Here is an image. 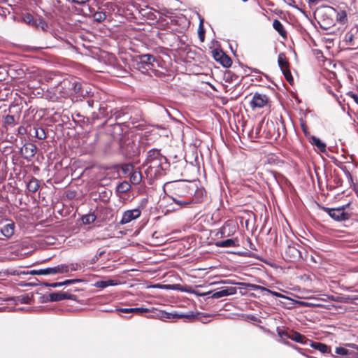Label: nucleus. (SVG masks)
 <instances>
[{"label": "nucleus", "mask_w": 358, "mask_h": 358, "mask_svg": "<svg viewBox=\"0 0 358 358\" xmlns=\"http://www.w3.org/2000/svg\"><path fill=\"white\" fill-rule=\"evenodd\" d=\"M26 152H28L30 156H34L36 151V146L34 144H28L24 145Z\"/></svg>", "instance_id": "obj_30"}, {"label": "nucleus", "mask_w": 358, "mask_h": 358, "mask_svg": "<svg viewBox=\"0 0 358 358\" xmlns=\"http://www.w3.org/2000/svg\"><path fill=\"white\" fill-rule=\"evenodd\" d=\"M291 340L302 344H305L308 341V339L304 336L297 331H291Z\"/></svg>", "instance_id": "obj_20"}, {"label": "nucleus", "mask_w": 358, "mask_h": 358, "mask_svg": "<svg viewBox=\"0 0 358 358\" xmlns=\"http://www.w3.org/2000/svg\"><path fill=\"white\" fill-rule=\"evenodd\" d=\"M141 172L138 171H134L130 176V182L134 185H138L141 182Z\"/></svg>", "instance_id": "obj_23"}, {"label": "nucleus", "mask_w": 358, "mask_h": 358, "mask_svg": "<svg viewBox=\"0 0 358 358\" xmlns=\"http://www.w3.org/2000/svg\"><path fill=\"white\" fill-rule=\"evenodd\" d=\"M316 305H317V306H322V305H320V304H319V303H317V304H316Z\"/></svg>", "instance_id": "obj_53"}, {"label": "nucleus", "mask_w": 358, "mask_h": 358, "mask_svg": "<svg viewBox=\"0 0 358 358\" xmlns=\"http://www.w3.org/2000/svg\"><path fill=\"white\" fill-rule=\"evenodd\" d=\"M115 118L116 119H120L121 118V113H120V112H118L117 113H116Z\"/></svg>", "instance_id": "obj_48"}, {"label": "nucleus", "mask_w": 358, "mask_h": 358, "mask_svg": "<svg viewBox=\"0 0 358 358\" xmlns=\"http://www.w3.org/2000/svg\"><path fill=\"white\" fill-rule=\"evenodd\" d=\"M72 295L66 292H53L49 294V300L50 301H60L64 299H71Z\"/></svg>", "instance_id": "obj_14"}, {"label": "nucleus", "mask_w": 358, "mask_h": 358, "mask_svg": "<svg viewBox=\"0 0 358 358\" xmlns=\"http://www.w3.org/2000/svg\"><path fill=\"white\" fill-rule=\"evenodd\" d=\"M166 161L159 150L152 149L148 152L146 159L143 164L145 173L150 178H157L162 174L163 162Z\"/></svg>", "instance_id": "obj_2"}, {"label": "nucleus", "mask_w": 358, "mask_h": 358, "mask_svg": "<svg viewBox=\"0 0 358 358\" xmlns=\"http://www.w3.org/2000/svg\"><path fill=\"white\" fill-rule=\"evenodd\" d=\"M69 272V266L66 264H60L55 267H50L41 269L40 273L43 275H54L57 273H65Z\"/></svg>", "instance_id": "obj_9"}, {"label": "nucleus", "mask_w": 358, "mask_h": 358, "mask_svg": "<svg viewBox=\"0 0 358 358\" xmlns=\"http://www.w3.org/2000/svg\"><path fill=\"white\" fill-rule=\"evenodd\" d=\"M36 136L38 139L42 140V139L45 138L46 135H45V131H44V130L43 129H38L36 131Z\"/></svg>", "instance_id": "obj_37"}, {"label": "nucleus", "mask_w": 358, "mask_h": 358, "mask_svg": "<svg viewBox=\"0 0 358 358\" xmlns=\"http://www.w3.org/2000/svg\"><path fill=\"white\" fill-rule=\"evenodd\" d=\"M278 63L286 80L291 83L293 81V78L289 69V63L284 53L278 55Z\"/></svg>", "instance_id": "obj_3"}, {"label": "nucleus", "mask_w": 358, "mask_h": 358, "mask_svg": "<svg viewBox=\"0 0 358 358\" xmlns=\"http://www.w3.org/2000/svg\"><path fill=\"white\" fill-rule=\"evenodd\" d=\"M220 51H215L213 53V56L215 60L219 61V57H222L221 55H220Z\"/></svg>", "instance_id": "obj_44"}, {"label": "nucleus", "mask_w": 358, "mask_h": 358, "mask_svg": "<svg viewBox=\"0 0 358 358\" xmlns=\"http://www.w3.org/2000/svg\"><path fill=\"white\" fill-rule=\"evenodd\" d=\"M326 299H320L319 300L326 301L327 299L338 303H352L355 301L358 300V296H334V295H327Z\"/></svg>", "instance_id": "obj_8"}, {"label": "nucleus", "mask_w": 358, "mask_h": 358, "mask_svg": "<svg viewBox=\"0 0 358 358\" xmlns=\"http://www.w3.org/2000/svg\"><path fill=\"white\" fill-rule=\"evenodd\" d=\"M131 313L143 314L148 311V309L144 308H131Z\"/></svg>", "instance_id": "obj_35"}, {"label": "nucleus", "mask_w": 358, "mask_h": 358, "mask_svg": "<svg viewBox=\"0 0 358 358\" xmlns=\"http://www.w3.org/2000/svg\"><path fill=\"white\" fill-rule=\"evenodd\" d=\"M310 143L314 145L319 151L324 152L326 151V144L323 143L320 138L312 136Z\"/></svg>", "instance_id": "obj_19"}, {"label": "nucleus", "mask_w": 358, "mask_h": 358, "mask_svg": "<svg viewBox=\"0 0 358 358\" xmlns=\"http://www.w3.org/2000/svg\"><path fill=\"white\" fill-rule=\"evenodd\" d=\"M78 280H66L64 282H62V285H69V284H71V283H73L75 282H78Z\"/></svg>", "instance_id": "obj_43"}, {"label": "nucleus", "mask_w": 358, "mask_h": 358, "mask_svg": "<svg viewBox=\"0 0 358 358\" xmlns=\"http://www.w3.org/2000/svg\"><path fill=\"white\" fill-rule=\"evenodd\" d=\"M4 123L8 125H13L15 124V117L13 115H7L4 117Z\"/></svg>", "instance_id": "obj_34"}, {"label": "nucleus", "mask_w": 358, "mask_h": 358, "mask_svg": "<svg viewBox=\"0 0 358 358\" xmlns=\"http://www.w3.org/2000/svg\"><path fill=\"white\" fill-rule=\"evenodd\" d=\"M268 103V98L266 95L260 93H255L250 101V106L252 109L256 108H260L266 106Z\"/></svg>", "instance_id": "obj_6"}, {"label": "nucleus", "mask_w": 358, "mask_h": 358, "mask_svg": "<svg viewBox=\"0 0 358 358\" xmlns=\"http://www.w3.org/2000/svg\"><path fill=\"white\" fill-rule=\"evenodd\" d=\"M192 316H193L192 314H189V315H177V317H179V318L190 317H192Z\"/></svg>", "instance_id": "obj_46"}, {"label": "nucleus", "mask_w": 358, "mask_h": 358, "mask_svg": "<svg viewBox=\"0 0 358 358\" xmlns=\"http://www.w3.org/2000/svg\"><path fill=\"white\" fill-rule=\"evenodd\" d=\"M93 17L96 22H101L106 19V15L105 13L103 12H96L93 15Z\"/></svg>", "instance_id": "obj_29"}, {"label": "nucleus", "mask_w": 358, "mask_h": 358, "mask_svg": "<svg viewBox=\"0 0 358 358\" xmlns=\"http://www.w3.org/2000/svg\"><path fill=\"white\" fill-rule=\"evenodd\" d=\"M117 310L120 311L122 313H131V308H120V309H117Z\"/></svg>", "instance_id": "obj_45"}, {"label": "nucleus", "mask_w": 358, "mask_h": 358, "mask_svg": "<svg viewBox=\"0 0 358 358\" xmlns=\"http://www.w3.org/2000/svg\"><path fill=\"white\" fill-rule=\"evenodd\" d=\"M201 23H202V21H201V24H200V27H199V38H200L201 41H203V40H204V32H203V28L201 27Z\"/></svg>", "instance_id": "obj_38"}, {"label": "nucleus", "mask_w": 358, "mask_h": 358, "mask_svg": "<svg viewBox=\"0 0 358 358\" xmlns=\"http://www.w3.org/2000/svg\"><path fill=\"white\" fill-rule=\"evenodd\" d=\"M344 41L348 45L351 46L353 48H357L358 28L357 27L351 28L350 30L345 34Z\"/></svg>", "instance_id": "obj_5"}, {"label": "nucleus", "mask_w": 358, "mask_h": 358, "mask_svg": "<svg viewBox=\"0 0 358 358\" xmlns=\"http://www.w3.org/2000/svg\"><path fill=\"white\" fill-rule=\"evenodd\" d=\"M220 55H221L222 57H219V62L224 67H229L232 61L229 57L226 55L222 51H220Z\"/></svg>", "instance_id": "obj_22"}, {"label": "nucleus", "mask_w": 358, "mask_h": 358, "mask_svg": "<svg viewBox=\"0 0 358 358\" xmlns=\"http://www.w3.org/2000/svg\"><path fill=\"white\" fill-rule=\"evenodd\" d=\"M39 20H40V24H41V27L43 29H44L45 22L41 19H39Z\"/></svg>", "instance_id": "obj_49"}, {"label": "nucleus", "mask_w": 358, "mask_h": 358, "mask_svg": "<svg viewBox=\"0 0 358 358\" xmlns=\"http://www.w3.org/2000/svg\"><path fill=\"white\" fill-rule=\"evenodd\" d=\"M120 284V282L117 280H99L95 282L94 286L98 288H106L108 286H114Z\"/></svg>", "instance_id": "obj_16"}, {"label": "nucleus", "mask_w": 358, "mask_h": 358, "mask_svg": "<svg viewBox=\"0 0 358 358\" xmlns=\"http://www.w3.org/2000/svg\"><path fill=\"white\" fill-rule=\"evenodd\" d=\"M56 91L60 93L62 97H70L73 101L81 100L90 93L88 89H84L76 79L63 80Z\"/></svg>", "instance_id": "obj_1"}, {"label": "nucleus", "mask_w": 358, "mask_h": 358, "mask_svg": "<svg viewBox=\"0 0 358 358\" xmlns=\"http://www.w3.org/2000/svg\"><path fill=\"white\" fill-rule=\"evenodd\" d=\"M174 192V196L184 197L188 193L187 185L182 182H175L171 185Z\"/></svg>", "instance_id": "obj_11"}, {"label": "nucleus", "mask_w": 358, "mask_h": 358, "mask_svg": "<svg viewBox=\"0 0 358 358\" xmlns=\"http://www.w3.org/2000/svg\"><path fill=\"white\" fill-rule=\"evenodd\" d=\"M246 287L250 288L252 290H262V291L268 290V288H266L264 287H262V286H260L258 285L250 284V283L247 284Z\"/></svg>", "instance_id": "obj_32"}, {"label": "nucleus", "mask_w": 358, "mask_h": 358, "mask_svg": "<svg viewBox=\"0 0 358 358\" xmlns=\"http://www.w3.org/2000/svg\"><path fill=\"white\" fill-rule=\"evenodd\" d=\"M1 234L6 237L10 238L14 234L15 224L13 222L4 225L0 230Z\"/></svg>", "instance_id": "obj_15"}, {"label": "nucleus", "mask_w": 358, "mask_h": 358, "mask_svg": "<svg viewBox=\"0 0 358 358\" xmlns=\"http://www.w3.org/2000/svg\"><path fill=\"white\" fill-rule=\"evenodd\" d=\"M273 27L279 33L280 36H286V31L284 29L283 25L278 20H275L273 21Z\"/></svg>", "instance_id": "obj_24"}, {"label": "nucleus", "mask_w": 358, "mask_h": 358, "mask_svg": "<svg viewBox=\"0 0 358 358\" xmlns=\"http://www.w3.org/2000/svg\"><path fill=\"white\" fill-rule=\"evenodd\" d=\"M310 2L316 3L318 1V0H309Z\"/></svg>", "instance_id": "obj_51"}, {"label": "nucleus", "mask_w": 358, "mask_h": 358, "mask_svg": "<svg viewBox=\"0 0 358 358\" xmlns=\"http://www.w3.org/2000/svg\"><path fill=\"white\" fill-rule=\"evenodd\" d=\"M312 348L320 351L322 353H330V348L326 344L321 343H312L310 345Z\"/></svg>", "instance_id": "obj_21"}, {"label": "nucleus", "mask_w": 358, "mask_h": 358, "mask_svg": "<svg viewBox=\"0 0 358 358\" xmlns=\"http://www.w3.org/2000/svg\"><path fill=\"white\" fill-rule=\"evenodd\" d=\"M354 98H355V100H356V101H357L358 98L357 97V96L354 95Z\"/></svg>", "instance_id": "obj_52"}, {"label": "nucleus", "mask_w": 358, "mask_h": 358, "mask_svg": "<svg viewBox=\"0 0 358 358\" xmlns=\"http://www.w3.org/2000/svg\"><path fill=\"white\" fill-rule=\"evenodd\" d=\"M47 286H50L52 287H61L63 285H62V282H54V283H51V284H47Z\"/></svg>", "instance_id": "obj_42"}, {"label": "nucleus", "mask_w": 358, "mask_h": 358, "mask_svg": "<svg viewBox=\"0 0 358 358\" xmlns=\"http://www.w3.org/2000/svg\"><path fill=\"white\" fill-rule=\"evenodd\" d=\"M27 188L31 192H36L39 188V183L38 180L33 178L27 184Z\"/></svg>", "instance_id": "obj_26"}, {"label": "nucleus", "mask_w": 358, "mask_h": 358, "mask_svg": "<svg viewBox=\"0 0 358 358\" xmlns=\"http://www.w3.org/2000/svg\"><path fill=\"white\" fill-rule=\"evenodd\" d=\"M132 165L131 164H125L122 166V171L124 172V173H127L128 171H129L131 169H132Z\"/></svg>", "instance_id": "obj_39"}, {"label": "nucleus", "mask_w": 358, "mask_h": 358, "mask_svg": "<svg viewBox=\"0 0 358 358\" xmlns=\"http://www.w3.org/2000/svg\"><path fill=\"white\" fill-rule=\"evenodd\" d=\"M169 197L173 201V202L176 204H178L181 207H185L192 203V200H182L181 197L174 196L173 195L169 196Z\"/></svg>", "instance_id": "obj_25"}, {"label": "nucleus", "mask_w": 358, "mask_h": 358, "mask_svg": "<svg viewBox=\"0 0 358 358\" xmlns=\"http://www.w3.org/2000/svg\"><path fill=\"white\" fill-rule=\"evenodd\" d=\"M336 353L348 358H355V353L354 352L343 347H337L336 348Z\"/></svg>", "instance_id": "obj_18"}, {"label": "nucleus", "mask_w": 358, "mask_h": 358, "mask_svg": "<svg viewBox=\"0 0 358 358\" xmlns=\"http://www.w3.org/2000/svg\"><path fill=\"white\" fill-rule=\"evenodd\" d=\"M141 212L138 208L127 210L123 213L120 224H127L131 222L132 220L138 218L141 216Z\"/></svg>", "instance_id": "obj_7"}, {"label": "nucleus", "mask_w": 358, "mask_h": 358, "mask_svg": "<svg viewBox=\"0 0 358 358\" xmlns=\"http://www.w3.org/2000/svg\"><path fill=\"white\" fill-rule=\"evenodd\" d=\"M215 245L220 248H229L238 246L237 241L235 239H227L224 241H217Z\"/></svg>", "instance_id": "obj_17"}, {"label": "nucleus", "mask_w": 358, "mask_h": 358, "mask_svg": "<svg viewBox=\"0 0 358 358\" xmlns=\"http://www.w3.org/2000/svg\"><path fill=\"white\" fill-rule=\"evenodd\" d=\"M131 189L130 184L127 182L124 181L121 183H120L117 187V191L120 193H126L129 192Z\"/></svg>", "instance_id": "obj_27"}, {"label": "nucleus", "mask_w": 358, "mask_h": 358, "mask_svg": "<svg viewBox=\"0 0 358 358\" xmlns=\"http://www.w3.org/2000/svg\"><path fill=\"white\" fill-rule=\"evenodd\" d=\"M265 292H267L270 294H271L273 296H278V297H282V295L280 293L270 290L268 289V290H265Z\"/></svg>", "instance_id": "obj_40"}, {"label": "nucleus", "mask_w": 358, "mask_h": 358, "mask_svg": "<svg viewBox=\"0 0 358 358\" xmlns=\"http://www.w3.org/2000/svg\"><path fill=\"white\" fill-rule=\"evenodd\" d=\"M236 292L237 289L235 287H226L220 291L214 292L212 297L213 299H220L224 296L235 294Z\"/></svg>", "instance_id": "obj_13"}, {"label": "nucleus", "mask_w": 358, "mask_h": 358, "mask_svg": "<svg viewBox=\"0 0 358 358\" xmlns=\"http://www.w3.org/2000/svg\"><path fill=\"white\" fill-rule=\"evenodd\" d=\"M278 334L281 338H289L291 339V331H286L278 329Z\"/></svg>", "instance_id": "obj_31"}, {"label": "nucleus", "mask_w": 358, "mask_h": 358, "mask_svg": "<svg viewBox=\"0 0 358 358\" xmlns=\"http://www.w3.org/2000/svg\"><path fill=\"white\" fill-rule=\"evenodd\" d=\"M69 268V271H75L78 270V264H71L70 265H68Z\"/></svg>", "instance_id": "obj_41"}, {"label": "nucleus", "mask_w": 358, "mask_h": 358, "mask_svg": "<svg viewBox=\"0 0 358 358\" xmlns=\"http://www.w3.org/2000/svg\"><path fill=\"white\" fill-rule=\"evenodd\" d=\"M96 219V217L94 215H87L83 217V222L85 224H90L93 222Z\"/></svg>", "instance_id": "obj_33"}, {"label": "nucleus", "mask_w": 358, "mask_h": 358, "mask_svg": "<svg viewBox=\"0 0 358 358\" xmlns=\"http://www.w3.org/2000/svg\"><path fill=\"white\" fill-rule=\"evenodd\" d=\"M344 206L336 209H329V215L337 221H342L348 219L347 213H344Z\"/></svg>", "instance_id": "obj_12"}, {"label": "nucleus", "mask_w": 358, "mask_h": 358, "mask_svg": "<svg viewBox=\"0 0 358 358\" xmlns=\"http://www.w3.org/2000/svg\"><path fill=\"white\" fill-rule=\"evenodd\" d=\"M157 62L155 57L150 54L142 55L139 57V62L137 64L139 69L148 70L155 67Z\"/></svg>", "instance_id": "obj_4"}, {"label": "nucleus", "mask_w": 358, "mask_h": 358, "mask_svg": "<svg viewBox=\"0 0 358 358\" xmlns=\"http://www.w3.org/2000/svg\"><path fill=\"white\" fill-rule=\"evenodd\" d=\"M41 271V269L40 270H34V271H31L30 272L31 274H33V275H42L41 273H40Z\"/></svg>", "instance_id": "obj_47"}, {"label": "nucleus", "mask_w": 358, "mask_h": 358, "mask_svg": "<svg viewBox=\"0 0 358 358\" xmlns=\"http://www.w3.org/2000/svg\"><path fill=\"white\" fill-rule=\"evenodd\" d=\"M23 20L24 22L29 24H34V18L33 16L31 14H26L23 17Z\"/></svg>", "instance_id": "obj_36"}, {"label": "nucleus", "mask_w": 358, "mask_h": 358, "mask_svg": "<svg viewBox=\"0 0 358 358\" xmlns=\"http://www.w3.org/2000/svg\"><path fill=\"white\" fill-rule=\"evenodd\" d=\"M294 348H295L296 350H297L299 352H301V348H298V347H296V346H295V347H294Z\"/></svg>", "instance_id": "obj_50"}, {"label": "nucleus", "mask_w": 358, "mask_h": 358, "mask_svg": "<svg viewBox=\"0 0 358 358\" xmlns=\"http://www.w3.org/2000/svg\"><path fill=\"white\" fill-rule=\"evenodd\" d=\"M336 20L341 24H345L348 21L347 14L345 10H341L337 13Z\"/></svg>", "instance_id": "obj_28"}, {"label": "nucleus", "mask_w": 358, "mask_h": 358, "mask_svg": "<svg viewBox=\"0 0 358 358\" xmlns=\"http://www.w3.org/2000/svg\"><path fill=\"white\" fill-rule=\"evenodd\" d=\"M285 255L289 262H295L301 258V252L294 245H288L285 251Z\"/></svg>", "instance_id": "obj_10"}]
</instances>
